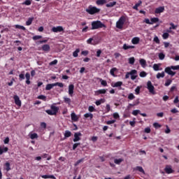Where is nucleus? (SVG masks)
<instances>
[{
	"label": "nucleus",
	"instance_id": "nucleus-17",
	"mask_svg": "<svg viewBox=\"0 0 179 179\" xmlns=\"http://www.w3.org/2000/svg\"><path fill=\"white\" fill-rule=\"evenodd\" d=\"M106 93H107V90L106 89L98 90L96 92V96H99V94H106Z\"/></svg>",
	"mask_w": 179,
	"mask_h": 179
},
{
	"label": "nucleus",
	"instance_id": "nucleus-60",
	"mask_svg": "<svg viewBox=\"0 0 179 179\" xmlns=\"http://www.w3.org/2000/svg\"><path fill=\"white\" fill-rule=\"evenodd\" d=\"M154 41L155 43H156L157 44H160V40L159 39V37L157 36H155L154 38Z\"/></svg>",
	"mask_w": 179,
	"mask_h": 179
},
{
	"label": "nucleus",
	"instance_id": "nucleus-28",
	"mask_svg": "<svg viewBox=\"0 0 179 179\" xmlns=\"http://www.w3.org/2000/svg\"><path fill=\"white\" fill-rule=\"evenodd\" d=\"M139 63L143 68H145L146 66V60H145V59H141L139 60Z\"/></svg>",
	"mask_w": 179,
	"mask_h": 179
},
{
	"label": "nucleus",
	"instance_id": "nucleus-31",
	"mask_svg": "<svg viewBox=\"0 0 179 179\" xmlns=\"http://www.w3.org/2000/svg\"><path fill=\"white\" fill-rule=\"evenodd\" d=\"M33 20H34V17H29L28 20L26 22V25L27 26H30L31 23H33Z\"/></svg>",
	"mask_w": 179,
	"mask_h": 179
},
{
	"label": "nucleus",
	"instance_id": "nucleus-22",
	"mask_svg": "<svg viewBox=\"0 0 179 179\" xmlns=\"http://www.w3.org/2000/svg\"><path fill=\"white\" fill-rule=\"evenodd\" d=\"M71 117L72 121H74L76 122L79 120V118L78 117V115H76L75 113H71Z\"/></svg>",
	"mask_w": 179,
	"mask_h": 179
},
{
	"label": "nucleus",
	"instance_id": "nucleus-46",
	"mask_svg": "<svg viewBox=\"0 0 179 179\" xmlns=\"http://www.w3.org/2000/svg\"><path fill=\"white\" fill-rule=\"evenodd\" d=\"M85 118H90L92 120L93 118V114L92 113H85L84 115Z\"/></svg>",
	"mask_w": 179,
	"mask_h": 179
},
{
	"label": "nucleus",
	"instance_id": "nucleus-14",
	"mask_svg": "<svg viewBox=\"0 0 179 179\" xmlns=\"http://www.w3.org/2000/svg\"><path fill=\"white\" fill-rule=\"evenodd\" d=\"M9 150V148L8 147H5V145L0 147V155H3V153H6Z\"/></svg>",
	"mask_w": 179,
	"mask_h": 179
},
{
	"label": "nucleus",
	"instance_id": "nucleus-8",
	"mask_svg": "<svg viewBox=\"0 0 179 179\" xmlns=\"http://www.w3.org/2000/svg\"><path fill=\"white\" fill-rule=\"evenodd\" d=\"M171 69H173L171 66H168L165 68L164 72L171 76H174V75H176V72L171 71Z\"/></svg>",
	"mask_w": 179,
	"mask_h": 179
},
{
	"label": "nucleus",
	"instance_id": "nucleus-34",
	"mask_svg": "<svg viewBox=\"0 0 179 179\" xmlns=\"http://www.w3.org/2000/svg\"><path fill=\"white\" fill-rule=\"evenodd\" d=\"M104 3H107V0H97L96 5H104Z\"/></svg>",
	"mask_w": 179,
	"mask_h": 179
},
{
	"label": "nucleus",
	"instance_id": "nucleus-53",
	"mask_svg": "<svg viewBox=\"0 0 179 179\" xmlns=\"http://www.w3.org/2000/svg\"><path fill=\"white\" fill-rule=\"evenodd\" d=\"M58 64V60L57 59H55L52 62L49 63V65L50 66H52V65H57Z\"/></svg>",
	"mask_w": 179,
	"mask_h": 179
},
{
	"label": "nucleus",
	"instance_id": "nucleus-62",
	"mask_svg": "<svg viewBox=\"0 0 179 179\" xmlns=\"http://www.w3.org/2000/svg\"><path fill=\"white\" fill-rule=\"evenodd\" d=\"M115 120H108L106 122L107 125H111V124H114L115 122Z\"/></svg>",
	"mask_w": 179,
	"mask_h": 179
},
{
	"label": "nucleus",
	"instance_id": "nucleus-15",
	"mask_svg": "<svg viewBox=\"0 0 179 179\" xmlns=\"http://www.w3.org/2000/svg\"><path fill=\"white\" fill-rule=\"evenodd\" d=\"M164 12V6H159L157 8H155V13L159 14V13H163Z\"/></svg>",
	"mask_w": 179,
	"mask_h": 179
},
{
	"label": "nucleus",
	"instance_id": "nucleus-24",
	"mask_svg": "<svg viewBox=\"0 0 179 179\" xmlns=\"http://www.w3.org/2000/svg\"><path fill=\"white\" fill-rule=\"evenodd\" d=\"M71 136H72V132L69 131V130L65 131L64 138L66 139V138H71Z\"/></svg>",
	"mask_w": 179,
	"mask_h": 179
},
{
	"label": "nucleus",
	"instance_id": "nucleus-45",
	"mask_svg": "<svg viewBox=\"0 0 179 179\" xmlns=\"http://www.w3.org/2000/svg\"><path fill=\"white\" fill-rule=\"evenodd\" d=\"M150 22L151 23H157V22H159V18L158 17H152L150 18Z\"/></svg>",
	"mask_w": 179,
	"mask_h": 179
},
{
	"label": "nucleus",
	"instance_id": "nucleus-64",
	"mask_svg": "<svg viewBox=\"0 0 179 179\" xmlns=\"http://www.w3.org/2000/svg\"><path fill=\"white\" fill-rule=\"evenodd\" d=\"M88 110H89L90 113H93V111H94V110H95L94 106H89Z\"/></svg>",
	"mask_w": 179,
	"mask_h": 179
},
{
	"label": "nucleus",
	"instance_id": "nucleus-7",
	"mask_svg": "<svg viewBox=\"0 0 179 179\" xmlns=\"http://www.w3.org/2000/svg\"><path fill=\"white\" fill-rule=\"evenodd\" d=\"M52 31L53 33H61V31H64V27L62 26L53 27Z\"/></svg>",
	"mask_w": 179,
	"mask_h": 179
},
{
	"label": "nucleus",
	"instance_id": "nucleus-13",
	"mask_svg": "<svg viewBox=\"0 0 179 179\" xmlns=\"http://www.w3.org/2000/svg\"><path fill=\"white\" fill-rule=\"evenodd\" d=\"M164 171L165 173H166V174H171L172 173H174V170H173V169H171V166H166L165 167Z\"/></svg>",
	"mask_w": 179,
	"mask_h": 179
},
{
	"label": "nucleus",
	"instance_id": "nucleus-52",
	"mask_svg": "<svg viewBox=\"0 0 179 179\" xmlns=\"http://www.w3.org/2000/svg\"><path fill=\"white\" fill-rule=\"evenodd\" d=\"M15 29H20V30H26V27L19 24L15 25Z\"/></svg>",
	"mask_w": 179,
	"mask_h": 179
},
{
	"label": "nucleus",
	"instance_id": "nucleus-10",
	"mask_svg": "<svg viewBox=\"0 0 179 179\" xmlns=\"http://www.w3.org/2000/svg\"><path fill=\"white\" fill-rule=\"evenodd\" d=\"M80 136H82V133L76 132L74 134V138L73 139V142H79L80 141Z\"/></svg>",
	"mask_w": 179,
	"mask_h": 179
},
{
	"label": "nucleus",
	"instance_id": "nucleus-51",
	"mask_svg": "<svg viewBox=\"0 0 179 179\" xmlns=\"http://www.w3.org/2000/svg\"><path fill=\"white\" fill-rule=\"evenodd\" d=\"M171 83H173V80H171V79H168L166 80V83H165V86L168 87V86H170Z\"/></svg>",
	"mask_w": 179,
	"mask_h": 179
},
{
	"label": "nucleus",
	"instance_id": "nucleus-9",
	"mask_svg": "<svg viewBox=\"0 0 179 179\" xmlns=\"http://www.w3.org/2000/svg\"><path fill=\"white\" fill-rule=\"evenodd\" d=\"M13 99H14V101H15L16 106H18V107H21L22 106V101H20V98H19V96L15 95Z\"/></svg>",
	"mask_w": 179,
	"mask_h": 179
},
{
	"label": "nucleus",
	"instance_id": "nucleus-16",
	"mask_svg": "<svg viewBox=\"0 0 179 179\" xmlns=\"http://www.w3.org/2000/svg\"><path fill=\"white\" fill-rule=\"evenodd\" d=\"M169 24L171 27H169V29L166 31L168 33H171V30H176L178 27V26L175 25L173 22H171Z\"/></svg>",
	"mask_w": 179,
	"mask_h": 179
},
{
	"label": "nucleus",
	"instance_id": "nucleus-1",
	"mask_svg": "<svg viewBox=\"0 0 179 179\" xmlns=\"http://www.w3.org/2000/svg\"><path fill=\"white\" fill-rule=\"evenodd\" d=\"M91 26V30H97V29H103V27H106V24H103V22L99 20L92 22Z\"/></svg>",
	"mask_w": 179,
	"mask_h": 179
},
{
	"label": "nucleus",
	"instance_id": "nucleus-63",
	"mask_svg": "<svg viewBox=\"0 0 179 179\" xmlns=\"http://www.w3.org/2000/svg\"><path fill=\"white\" fill-rule=\"evenodd\" d=\"M171 68H172V69L173 71H178L179 69V65H177V66H171Z\"/></svg>",
	"mask_w": 179,
	"mask_h": 179
},
{
	"label": "nucleus",
	"instance_id": "nucleus-44",
	"mask_svg": "<svg viewBox=\"0 0 179 179\" xmlns=\"http://www.w3.org/2000/svg\"><path fill=\"white\" fill-rule=\"evenodd\" d=\"M30 138L31 139H37V138H38V135L37 133H33L30 135Z\"/></svg>",
	"mask_w": 179,
	"mask_h": 179
},
{
	"label": "nucleus",
	"instance_id": "nucleus-4",
	"mask_svg": "<svg viewBox=\"0 0 179 179\" xmlns=\"http://www.w3.org/2000/svg\"><path fill=\"white\" fill-rule=\"evenodd\" d=\"M126 20H127V18L125 17V16L120 17L118 21L116 22L117 29H122V27H124V24Z\"/></svg>",
	"mask_w": 179,
	"mask_h": 179
},
{
	"label": "nucleus",
	"instance_id": "nucleus-37",
	"mask_svg": "<svg viewBox=\"0 0 179 179\" xmlns=\"http://www.w3.org/2000/svg\"><path fill=\"white\" fill-rule=\"evenodd\" d=\"M79 52H80V50L79 48L76 49V51L73 52V57H74V58H76Z\"/></svg>",
	"mask_w": 179,
	"mask_h": 179
},
{
	"label": "nucleus",
	"instance_id": "nucleus-27",
	"mask_svg": "<svg viewBox=\"0 0 179 179\" xmlns=\"http://www.w3.org/2000/svg\"><path fill=\"white\" fill-rule=\"evenodd\" d=\"M140 39L138 37H134L131 40L132 44H139Z\"/></svg>",
	"mask_w": 179,
	"mask_h": 179
},
{
	"label": "nucleus",
	"instance_id": "nucleus-11",
	"mask_svg": "<svg viewBox=\"0 0 179 179\" xmlns=\"http://www.w3.org/2000/svg\"><path fill=\"white\" fill-rule=\"evenodd\" d=\"M73 90H75V85L73 84L69 85V94L72 97L73 96Z\"/></svg>",
	"mask_w": 179,
	"mask_h": 179
},
{
	"label": "nucleus",
	"instance_id": "nucleus-12",
	"mask_svg": "<svg viewBox=\"0 0 179 179\" xmlns=\"http://www.w3.org/2000/svg\"><path fill=\"white\" fill-rule=\"evenodd\" d=\"M138 71L135 69L131 70L130 72H127L125 75V79L129 78V75H136Z\"/></svg>",
	"mask_w": 179,
	"mask_h": 179
},
{
	"label": "nucleus",
	"instance_id": "nucleus-43",
	"mask_svg": "<svg viewBox=\"0 0 179 179\" xmlns=\"http://www.w3.org/2000/svg\"><path fill=\"white\" fill-rule=\"evenodd\" d=\"M22 5H27V6H30V5H31V0H25L22 3Z\"/></svg>",
	"mask_w": 179,
	"mask_h": 179
},
{
	"label": "nucleus",
	"instance_id": "nucleus-41",
	"mask_svg": "<svg viewBox=\"0 0 179 179\" xmlns=\"http://www.w3.org/2000/svg\"><path fill=\"white\" fill-rule=\"evenodd\" d=\"M4 166L6 167V171H10V164L9 162H6Z\"/></svg>",
	"mask_w": 179,
	"mask_h": 179
},
{
	"label": "nucleus",
	"instance_id": "nucleus-23",
	"mask_svg": "<svg viewBox=\"0 0 179 179\" xmlns=\"http://www.w3.org/2000/svg\"><path fill=\"white\" fill-rule=\"evenodd\" d=\"M42 178H52V179H56L55 176H54V175H42L41 176Z\"/></svg>",
	"mask_w": 179,
	"mask_h": 179
},
{
	"label": "nucleus",
	"instance_id": "nucleus-59",
	"mask_svg": "<svg viewBox=\"0 0 179 179\" xmlns=\"http://www.w3.org/2000/svg\"><path fill=\"white\" fill-rule=\"evenodd\" d=\"M135 92H136V94H139L141 93V87L138 86L136 88Z\"/></svg>",
	"mask_w": 179,
	"mask_h": 179
},
{
	"label": "nucleus",
	"instance_id": "nucleus-18",
	"mask_svg": "<svg viewBox=\"0 0 179 179\" xmlns=\"http://www.w3.org/2000/svg\"><path fill=\"white\" fill-rule=\"evenodd\" d=\"M25 78H26L25 83L27 85H30V83H31V82H30V73H26Z\"/></svg>",
	"mask_w": 179,
	"mask_h": 179
},
{
	"label": "nucleus",
	"instance_id": "nucleus-39",
	"mask_svg": "<svg viewBox=\"0 0 179 179\" xmlns=\"http://www.w3.org/2000/svg\"><path fill=\"white\" fill-rule=\"evenodd\" d=\"M152 68H153L154 71H159L160 70V69H159L160 64H155L153 65Z\"/></svg>",
	"mask_w": 179,
	"mask_h": 179
},
{
	"label": "nucleus",
	"instance_id": "nucleus-35",
	"mask_svg": "<svg viewBox=\"0 0 179 179\" xmlns=\"http://www.w3.org/2000/svg\"><path fill=\"white\" fill-rule=\"evenodd\" d=\"M64 103H66V104H69V106H71V99L70 98H68L66 96H64Z\"/></svg>",
	"mask_w": 179,
	"mask_h": 179
},
{
	"label": "nucleus",
	"instance_id": "nucleus-58",
	"mask_svg": "<svg viewBox=\"0 0 179 179\" xmlns=\"http://www.w3.org/2000/svg\"><path fill=\"white\" fill-rule=\"evenodd\" d=\"M139 75L141 78H145L148 74L145 71H141Z\"/></svg>",
	"mask_w": 179,
	"mask_h": 179
},
{
	"label": "nucleus",
	"instance_id": "nucleus-48",
	"mask_svg": "<svg viewBox=\"0 0 179 179\" xmlns=\"http://www.w3.org/2000/svg\"><path fill=\"white\" fill-rule=\"evenodd\" d=\"M99 82H101V85L102 86H107V81L106 80H102L101 78H99Z\"/></svg>",
	"mask_w": 179,
	"mask_h": 179
},
{
	"label": "nucleus",
	"instance_id": "nucleus-56",
	"mask_svg": "<svg viewBox=\"0 0 179 179\" xmlns=\"http://www.w3.org/2000/svg\"><path fill=\"white\" fill-rule=\"evenodd\" d=\"M106 113H110V111L111 110V106H110V104H106Z\"/></svg>",
	"mask_w": 179,
	"mask_h": 179
},
{
	"label": "nucleus",
	"instance_id": "nucleus-21",
	"mask_svg": "<svg viewBox=\"0 0 179 179\" xmlns=\"http://www.w3.org/2000/svg\"><path fill=\"white\" fill-rule=\"evenodd\" d=\"M122 48H123V50H129L131 48H135V46L134 45H127V43H124L123 45Z\"/></svg>",
	"mask_w": 179,
	"mask_h": 179
},
{
	"label": "nucleus",
	"instance_id": "nucleus-5",
	"mask_svg": "<svg viewBox=\"0 0 179 179\" xmlns=\"http://www.w3.org/2000/svg\"><path fill=\"white\" fill-rule=\"evenodd\" d=\"M55 86H59V87H64V83H55L52 84H48L45 87V90H51L52 87Z\"/></svg>",
	"mask_w": 179,
	"mask_h": 179
},
{
	"label": "nucleus",
	"instance_id": "nucleus-40",
	"mask_svg": "<svg viewBox=\"0 0 179 179\" xmlns=\"http://www.w3.org/2000/svg\"><path fill=\"white\" fill-rule=\"evenodd\" d=\"M19 80L22 82V80H24V71H22V73L19 75Z\"/></svg>",
	"mask_w": 179,
	"mask_h": 179
},
{
	"label": "nucleus",
	"instance_id": "nucleus-32",
	"mask_svg": "<svg viewBox=\"0 0 179 179\" xmlns=\"http://www.w3.org/2000/svg\"><path fill=\"white\" fill-rule=\"evenodd\" d=\"M122 162H124V159L122 158L120 159H114V163L115 164H121V163H122Z\"/></svg>",
	"mask_w": 179,
	"mask_h": 179
},
{
	"label": "nucleus",
	"instance_id": "nucleus-57",
	"mask_svg": "<svg viewBox=\"0 0 179 179\" xmlns=\"http://www.w3.org/2000/svg\"><path fill=\"white\" fill-rule=\"evenodd\" d=\"M128 99H129V100H134V99H135V95H134V94L131 93L129 94Z\"/></svg>",
	"mask_w": 179,
	"mask_h": 179
},
{
	"label": "nucleus",
	"instance_id": "nucleus-61",
	"mask_svg": "<svg viewBox=\"0 0 179 179\" xmlns=\"http://www.w3.org/2000/svg\"><path fill=\"white\" fill-rule=\"evenodd\" d=\"M79 145H80V143H76L73 145V150H76V148H78V146H79Z\"/></svg>",
	"mask_w": 179,
	"mask_h": 179
},
{
	"label": "nucleus",
	"instance_id": "nucleus-19",
	"mask_svg": "<svg viewBox=\"0 0 179 179\" xmlns=\"http://www.w3.org/2000/svg\"><path fill=\"white\" fill-rule=\"evenodd\" d=\"M122 85V82L118 81V82L115 83L114 84L112 83L111 86H112V87H121Z\"/></svg>",
	"mask_w": 179,
	"mask_h": 179
},
{
	"label": "nucleus",
	"instance_id": "nucleus-50",
	"mask_svg": "<svg viewBox=\"0 0 179 179\" xmlns=\"http://www.w3.org/2000/svg\"><path fill=\"white\" fill-rule=\"evenodd\" d=\"M42 158L47 159V160H50L51 159V156H48V154H43Z\"/></svg>",
	"mask_w": 179,
	"mask_h": 179
},
{
	"label": "nucleus",
	"instance_id": "nucleus-38",
	"mask_svg": "<svg viewBox=\"0 0 179 179\" xmlns=\"http://www.w3.org/2000/svg\"><path fill=\"white\" fill-rule=\"evenodd\" d=\"M165 74H164V71H162V73H158L157 74V79H160V78H164Z\"/></svg>",
	"mask_w": 179,
	"mask_h": 179
},
{
	"label": "nucleus",
	"instance_id": "nucleus-33",
	"mask_svg": "<svg viewBox=\"0 0 179 179\" xmlns=\"http://www.w3.org/2000/svg\"><path fill=\"white\" fill-rule=\"evenodd\" d=\"M115 72H117V68L114 67L110 69V73L112 76L115 77Z\"/></svg>",
	"mask_w": 179,
	"mask_h": 179
},
{
	"label": "nucleus",
	"instance_id": "nucleus-36",
	"mask_svg": "<svg viewBox=\"0 0 179 179\" xmlns=\"http://www.w3.org/2000/svg\"><path fill=\"white\" fill-rule=\"evenodd\" d=\"M169 32H164L162 34V38L164 40H167V38H169V37H170V34H169Z\"/></svg>",
	"mask_w": 179,
	"mask_h": 179
},
{
	"label": "nucleus",
	"instance_id": "nucleus-2",
	"mask_svg": "<svg viewBox=\"0 0 179 179\" xmlns=\"http://www.w3.org/2000/svg\"><path fill=\"white\" fill-rule=\"evenodd\" d=\"M86 12H87L89 15H96V13H99L100 12V8H97L96 6H89L86 9Z\"/></svg>",
	"mask_w": 179,
	"mask_h": 179
},
{
	"label": "nucleus",
	"instance_id": "nucleus-30",
	"mask_svg": "<svg viewBox=\"0 0 179 179\" xmlns=\"http://www.w3.org/2000/svg\"><path fill=\"white\" fill-rule=\"evenodd\" d=\"M141 5H142V1H138V2L134 6L133 9L138 10V8H139Z\"/></svg>",
	"mask_w": 179,
	"mask_h": 179
},
{
	"label": "nucleus",
	"instance_id": "nucleus-26",
	"mask_svg": "<svg viewBox=\"0 0 179 179\" xmlns=\"http://www.w3.org/2000/svg\"><path fill=\"white\" fill-rule=\"evenodd\" d=\"M134 170L136 171H139L140 173H142L143 174H145V170H143V168L142 166H136Z\"/></svg>",
	"mask_w": 179,
	"mask_h": 179
},
{
	"label": "nucleus",
	"instance_id": "nucleus-25",
	"mask_svg": "<svg viewBox=\"0 0 179 179\" xmlns=\"http://www.w3.org/2000/svg\"><path fill=\"white\" fill-rule=\"evenodd\" d=\"M103 103H106V99H101L99 100L96 101L95 104H96V106H100Z\"/></svg>",
	"mask_w": 179,
	"mask_h": 179
},
{
	"label": "nucleus",
	"instance_id": "nucleus-6",
	"mask_svg": "<svg viewBox=\"0 0 179 179\" xmlns=\"http://www.w3.org/2000/svg\"><path fill=\"white\" fill-rule=\"evenodd\" d=\"M147 89L148 92L151 93V94H156V91H155V86H153L151 81H148Z\"/></svg>",
	"mask_w": 179,
	"mask_h": 179
},
{
	"label": "nucleus",
	"instance_id": "nucleus-55",
	"mask_svg": "<svg viewBox=\"0 0 179 179\" xmlns=\"http://www.w3.org/2000/svg\"><path fill=\"white\" fill-rule=\"evenodd\" d=\"M153 127H154V128H156V129L162 128V125L160 124L157 123V122H155L153 124Z\"/></svg>",
	"mask_w": 179,
	"mask_h": 179
},
{
	"label": "nucleus",
	"instance_id": "nucleus-49",
	"mask_svg": "<svg viewBox=\"0 0 179 179\" xmlns=\"http://www.w3.org/2000/svg\"><path fill=\"white\" fill-rule=\"evenodd\" d=\"M40 38H43V36H40V35H36V36H34L32 37V39L34 41H36V40H40Z\"/></svg>",
	"mask_w": 179,
	"mask_h": 179
},
{
	"label": "nucleus",
	"instance_id": "nucleus-3",
	"mask_svg": "<svg viewBox=\"0 0 179 179\" xmlns=\"http://www.w3.org/2000/svg\"><path fill=\"white\" fill-rule=\"evenodd\" d=\"M51 110H46L45 113H47V114H48V115H57V113H58L59 108L52 105L50 106Z\"/></svg>",
	"mask_w": 179,
	"mask_h": 179
},
{
	"label": "nucleus",
	"instance_id": "nucleus-20",
	"mask_svg": "<svg viewBox=\"0 0 179 179\" xmlns=\"http://www.w3.org/2000/svg\"><path fill=\"white\" fill-rule=\"evenodd\" d=\"M43 51L48 52L50 50H51V48L50 47V45L45 44L42 46Z\"/></svg>",
	"mask_w": 179,
	"mask_h": 179
},
{
	"label": "nucleus",
	"instance_id": "nucleus-54",
	"mask_svg": "<svg viewBox=\"0 0 179 179\" xmlns=\"http://www.w3.org/2000/svg\"><path fill=\"white\" fill-rule=\"evenodd\" d=\"M138 114H141V110H133V112H132V115H138Z\"/></svg>",
	"mask_w": 179,
	"mask_h": 179
},
{
	"label": "nucleus",
	"instance_id": "nucleus-47",
	"mask_svg": "<svg viewBox=\"0 0 179 179\" xmlns=\"http://www.w3.org/2000/svg\"><path fill=\"white\" fill-rule=\"evenodd\" d=\"M159 59H161L162 61V59H164V58H166V55H164V53L161 52L158 55Z\"/></svg>",
	"mask_w": 179,
	"mask_h": 179
},
{
	"label": "nucleus",
	"instance_id": "nucleus-29",
	"mask_svg": "<svg viewBox=\"0 0 179 179\" xmlns=\"http://www.w3.org/2000/svg\"><path fill=\"white\" fill-rule=\"evenodd\" d=\"M117 5V1L110 2L106 5V8H113V6H115Z\"/></svg>",
	"mask_w": 179,
	"mask_h": 179
},
{
	"label": "nucleus",
	"instance_id": "nucleus-42",
	"mask_svg": "<svg viewBox=\"0 0 179 179\" xmlns=\"http://www.w3.org/2000/svg\"><path fill=\"white\" fill-rule=\"evenodd\" d=\"M129 64H130V65H134L135 64V57H132L129 58Z\"/></svg>",
	"mask_w": 179,
	"mask_h": 179
}]
</instances>
